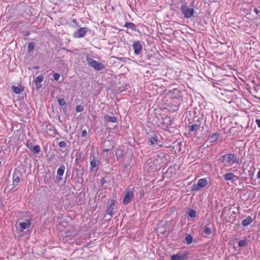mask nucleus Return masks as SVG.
Listing matches in <instances>:
<instances>
[{
	"mask_svg": "<svg viewBox=\"0 0 260 260\" xmlns=\"http://www.w3.org/2000/svg\"><path fill=\"white\" fill-rule=\"evenodd\" d=\"M148 143L150 145L153 147L158 146L159 148L164 147V144L161 141L162 138L159 133L152 132L148 134Z\"/></svg>",
	"mask_w": 260,
	"mask_h": 260,
	"instance_id": "1",
	"label": "nucleus"
},
{
	"mask_svg": "<svg viewBox=\"0 0 260 260\" xmlns=\"http://www.w3.org/2000/svg\"><path fill=\"white\" fill-rule=\"evenodd\" d=\"M220 159L222 162L225 165L239 164L241 161L239 155L235 153L223 155L221 156Z\"/></svg>",
	"mask_w": 260,
	"mask_h": 260,
	"instance_id": "2",
	"label": "nucleus"
},
{
	"mask_svg": "<svg viewBox=\"0 0 260 260\" xmlns=\"http://www.w3.org/2000/svg\"><path fill=\"white\" fill-rule=\"evenodd\" d=\"M180 11L184 18L186 19L191 18L195 13L194 9L192 8H189L186 3L182 4L180 8Z\"/></svg>",
	"mask_w": 260,
	"mask_h": 260,
	"instance_id": "3",
	"label": "nucleus"
},
{
	"mask_svg": "<svg viewBox=\"0 0 260 260\" xmlns=\"http://www.w3.org/2000/svg\"><path fill=\"white\" fill-rule=\"evenodd\" d=\"M86 58L88 64L93 68L95 71H100L105 68L104 64L94 60L89 55H86Z\"/></svg>",
	"mask_w": 260,
	"mask_h": 260,
	"instance_id": "4",
	"label": "nucleus"
},
{
	"mask_svg": "<svg viewBox=\"0 0 260 260\" xmlns=\"http://www.w3.org/2000/svg\"><path fill=\"white\" fill-rule=\"evenodd\" d=\"M185 92V90L180 89L176 88H174L173 90H170L169 91V94L173 99L182 101L183 95Z\"/></svg>",
	"mask_w": 260,
	"mask_h": 260,
	"instance_id": "5",
	"label": "nucleus"
},
{
	"mask_svg": "<svg viewBox=\"0 0 260 260\" xmlns=\"http://www.w3.org/2000/svg\"><path fill=\"white\" fill-rule=\"evenodd\" d=\"M117 201L114 199H109L107 201V206L106 209V214L112 217L116 213V204Z\"/></svg>",
	"mask_w": 260,
	"mask_h": 260,
	"instance_id": "6",
	"label": "nucleus"
},
{
	"mask_svg": "<svg viewBox=\"0 0 260 260\" xmlns=\"http://www.w3.org/2000/svg\"><path fill=\"white\" fill-rule=\"evenodd\" d=\"M21 177V172L19 170L15 169L13 175V187L11 189V190L16 191L18 189V188H15V187L18 185Z\"/></svg>",
	"mask_w": 260,
	"mask_h": 260,
	"instance_id": "7",
	"label": "nucleus"
},
{
	"mask_svg": "<svg viewBox=\"0 0 260 260\" xmlns=\"http://www.w3.org/2000/svg\"><path fill=\"white\" fill-rule=\"evenodd\" d=\"M208 184V181L206 178H202L199 180L197 184H193L191 190L198 191L201 188L205 187Z\"/></svg>",
	"mask_w": 260,
	"mask_h": 260,
	"instance_id": "8",
	"label": "nucleus"
},
{
	"mask_svg": "<svg viewBox=\"0 0 260 260\" xmlns=\"http://www.w3.org/2000/svg\"><path fill=\"white\" fill-rule=\"evenodd\" d=\"M134 198V191L129 189H126V193L124 196L122 203L124 205L128 204Z\"/></svg>",
	"mask_w": 260,
	"mask_h": 260,
	"instance_id": "9",
	"label": "nucleus"
},
{
	"mask_svg": "<svg viewBox=\"0 0 260 260\" xmlns=\"http://www.w3.org/2000/svg\"><path fill=\"white\" fill-rule=\"evenodd\" d=\"M136 55H140L142 54L143 47L140 41H134L132 45Z\"/></svg>",
	"mask_w": 260,
	"mask_h": 260,
	"instance_id": "10",
	"label": "nucleus"
},
{
	"mask_svg": "<svg viewBox=\"0 0 260 260\" xmlns=\"http://www.w3.org/2000/svg\"><path fill=\"white\" fill-rule=\"evenodd\" d=\"M188 259V253L184 252L183 253H178L173 254L171 256V260H187Z\"/></svg>",
	"mask_w": 260,
	"mask_h": 260,
	"instance_id": "11",
	"label": "nucleus"
},
{
	"mask_svg": "<svg viewBox=\"0 0 260 260\" xmlns=\"http://www.w3.org/2000/svg\"><path fill=\"white\" fill-rule=\"evenodd\" d=\"M88 30L87 27H81L76 30L73 34V37L76 38H80L83 37Z\"/></svg>",
	"mask_w": 260,
	"mask_h": 260,
	"instance_id": "12",
	"label": "nucleus"
},
{
	"mask_svg": "<svg viewBox=\"0 0 260 260\" xmlns=\"http://www.w3.org/2000/svg\"><path fill=\"white\" fill-rule=\"evenodd\" d=\"M254 171H255V168L254 167H251L250 170H249L248 172H249V177H246V178H245V182L246 183H249L248 182V180L249 179L250 180V182L251 184H253V185H256L257 184V182H256V179H253V177H254Z\"/></svg>",
	"mask_w": 260,
	"mask_h": 260,
	"instance_id": "13",
	"label": "nucleus"
},
{
	"mask_svg": "<svg viewBox=\"0 0 260 260\" xmlns=\"http://www.w3.org/2000/svg\"><path fill=\"white\" fill-rule=\"evenodd\" d=\"M26 146L29 149L30 151L32 152L35 154L39 153L40 151V147L39 145H35L34 146L33 143L29 141H27L26 143Z\"/></svg>",
	"mask_w": 260,
	"mask_h": 260,
	"instance_id": "14",
	"label": "nucleus"
},
{
	"mask_svg": "<svg viewBox=\"0 0 260 260\" xmlns=\"http://www.w3.org/2000/svg\"><path fill=\"white\" fill-rule=\"evenodd\" d=\"M153 55L151 54H148L147 52H145L140 57L139 61L143 63H147L150 64V60L153 58Z\"/></svg>",
	"mask_w": 260,
	"mask_h": 260,
	"instance_id": "15",
	"label": "nucleus"
},
{
	"mask_svg": "<svg viewBox=\"0 0 260 260\" xmlns=\"http://www.w3.org/2000/svg\"><path fill=\"white\" fill-rule=\"evenodd\" d=\"M44 77L43 75L38 76L35 80V83L36 86V89L39 90L42 88L41 83L43 81Z\"/></svg>",
	"mask_w": 260,
	"mask_h": 260,
	"instance_id": "16",
	"label": "nucleus"
},
{
	"mask_svg": "<svg viewBox=\"0 0 260 260\" xmlns=\"http://www.w3.org/2000/svg\"><path fill=\"white\" fill-rule=\"evenodd\" d=\"M220 137V134L217 132L209 136L207 140L210 143L216 142Z\"/></svg>",
	"mask_w": 260,
	"mask_h": 260,
	"instance_id": "17",
	"label": "nucleus"
},
{
	"mask_svg": "<svg viewBox=\"0 0 260 260\" xmlns=\"http://www.w3.org/2000/svg\"><path fill=\"white\" fill-rule=\"evenodd\" d=\"M31 224V221L29 219H27L26 222H21L19 223L20 231L23 232L24 230L28 229Z\"/></svg>",
	"mask_w": 260,
	"mask_h": 260,
	"instance_id": "18",
	"label": "nucleus"
},
{
	"mask_svg": "<svg viewBox=\"0 0 260 260\" xmlns=\"http://www.w3.org/2000/svg\"><path fill=\"white\" fill-rule=\"evenodd\" d=\"M212 233V230L210 228L208 227L207 225H206L202 232V236L203 237L207 238L208 236L211 235Z\"/></svg>",
	"mask_w": 260,
	"mask_h": 260,
	"instance_id": "19",
	"label": "nucleus"
},
{
	"mask_svg": "<svg viewBox=\"0 0 260 260\" xmlns=\"http://www.w3.org/2000/svg\"><path fill=\"white\" fill-rule=\"evenodd\" d=\"M104 120L105 122L113 123H116L117 121V119L116 116H110L109 115H105L104 116Z\"/></svg>",
	"mask_w": 260,
	"mask_h": 260,
	"instance_id": "20",
	"label": "nucleus"
},
{
	"mask_svg": "<svg viewBox=\"0 0 260 260\" xmlns=\"http://www.w3.org/2000/svg\"><path fill=\"white\" fill-rule=\"evenodd\" d=\"M124 26L135 31H138L136 25L134 23L131 22H126Z\"/></svg>",
	"mask_w": 260,
	"mask_h": 260,
	"instance_id": "21",
	"label": "nucleus"
},
{
	"mask_svg": "<svg viewBox=\"0 0 260 260\" xmlns=\"http://www.w3.org/2000/svg\"><path fill=\"white\" fill-rule=\"evenodd\" d=\"M124 151L121 148H118L115 151V155L117 160H119L120 158H121L124 156Z\"/></svg>",
	"mask_w": 260,
	"mask_h": 260,
	"instance_id": "22",
	"label": "nucleus"
},
{
	"mask_svg": "<svg viewBox=\"0 0 260 260\" xmlns=\"http://www.w3.org/2000/svg\"><path fill=\"white\" fill-rule=\"evenodd\" d=\"M200 126V123H194L191 125L188 126V131L189 132H193L197 131Z\"/></svg>",
	"mask_w": 260,
	"mask_h": 260,
	"instance_id": "23",
	"label": "nucleus"
},
{
	"mask_svg": "<svg viewBox=\"0 0 260 260\" xmlns=\"http://www.w3.org/2000/svg\"><path fill=\"white\" fill-rule=\"evenodd\" d=\"M65 166L64 165H61L57 170V175L62 176L64 172Z\"/></svg>",
	"mask_w": 260,
	"mask_h": 260,
	"instance_id": "24",
	"label": "nucleus"
},
{
	"mask_svg": "<svg viewBox=\"0 0 260 260\" xmlns=\"http://www.w3.org/2000/svg\"><path fill=\"white\" fill-rule=\"evenodd\" d=\"M186 213L188 214L189 217L194 218L196 216L197 212L196 210L193 209H189Z\"/></svg>",
	"mask_w": 260,
	"mask_h": 260,
	"instance_id": "25",
	"label": "nucleus"
},
{
	"mask_svg": "<svg viewBox=\"0 0 260 260\" xmlns=\"http://www.w3.org/2000/svg\"><path fill=\"white\" fill-rule=\"evenodd\" d=\"M35 48V43L34 42H30L28 44L27 46V52L28 54L32 53V51Z\"/></svg>",
	"mask_w": 260,
	"mask_h": 260,
	"instance_id": "26",
	"label": "nucleus"
},
{
	"mask_svg": "<svg viewBox=\"0 0 260 260\" xmlns=\"http://www.w3.org/2000/svg\"><path fill=\"white\" fill-rule=\"evenodd\" d=\"M185 242L187 244H190L193 242L192 236L190 234H187L185 239Z\"/></svg>",
	"mask_w": 260,
	"mask_h": 260,
	"instance_id": "27",
	"label": "nucleus"
},
{
	"mask_svg": "<svg viewBox=\"0 0 260 260\" xmlns=\"http://www.w3.org/2000/svg\"><path fill=\"white\" fill-rule=\"evenodd\" d=\"M234 176H235V175H234V173H226L225 175H224V176H223L224 178L226 180H231L233 179V178Z\"/></svg>",
	"mask_w": 260,
	"mask_h": 260,
	"instance_id": "28",
	"label": "nucleus"
},
{
	"mask_svg": "<svg viewBox=\"0 0 260 260\" xmlns=\"http://www.w3.org/2000/svg\"><path fill=\"white\" fill-rule=\"evenodd\" d=\"M12 89L13 92L17 94H19L23 90V88L21 89L20 87H16L15 86H13Z\"/></svg>",
	"mask_w": 260,
	"mask_h": 260,
	"instance_id": "29",
	"label": "nucleus"
},
{
	"mask_svg": "<svg viewBox=\"0 0 260 260\" xmlns=\"http://www.w3.org/2000/svg\"><path fill=\"white\" fill-rule=\"evenodd\" d=\"M57 101H58L59 105L60 107H63V106L67 105L64 99H63V98L62 99H60V98L57 99Z\"/></svg>",
	"mask_w": 260,
	"mask_h": 260,
	"instance_id": "30",
	"label": "nucleus"
},
{
	"mask_svg": "<svg viewBox=\"0 0 260 260\" xmlns=\"http://www.w3.org/2000/svg\"><path fill=\"white\" fill-rule=\"evenodd\" d=\"M165 119L166 120H168V121L167 122L163 123V124H166V127L169 128V126L172 125L173 123V120L170 118V117H166Z\"/></svg>",
	"mask_w": 260,
	"mask_h": 260,
	"instance_id": "31",
	"label": "nucleus"
},
{
	"mask_svg": "<svg viewBox=\"0 0 260 260\" xmlns=\"http://www.w3.org/2000/svg\"><path fill=\"white\" fill-rule=\"evenodd\" d=\"M165 154L164 153H160L157 155V157L160 159V162L162 163L165 159Z\"/></svg>",
	"mask_w": 260,
	"mask_h": 260,
	"instance_id": "32",
	"label": "nucleus"
},
{
	"mask_svg": "<svg viewBox=\"0 0 260 260\" xmlns=\"http://www.w3.org/2000/svg\"><path fill=\"white\" fill-rule=\"evenodd\" d=\"M252 222V219L250 216H248L245 219V226H246Z\"/></svg>",
	"mask_w": 260,
	"mask_h": 260,
	"instance_id": "33",
	"label": "nucleus"
},
{
	"mask_svg": "<svg viewBox=\"0 0 260 260\" xmlns=\"http://www.w3.org/2000/svg\"><path fill=\"white\" fill-rule=\"evenodd\" d=\"M96 166V162L94 159H92L90 161V170H93V169L95 168Z\"/></svg>",
	"mask_w": 260,
	"mask_h": 260,
	"instance_id": "34",
	"label": "nucleus"
},
{
	"mask_svg": "<svg viewBox=\"0 0 260 260\" xmlns=\"http://www.w3.org/2000/svg\"><path fill=\"white\" fill-rule=\"evenodd\" d=\"M61 107H62L63 113L64 114V115H66L67 114L68 110L70 107L69 104H68V105L67 104L66 106H64Z\"/></svg>",
	"mask_w": 260,
	"mask_h": 260,
	"instance_id": "35",
	"label": "nucleus"
},
{
	"mask_svg": "<svg viewBox=\"0 0 260 260\" xmlns=\"http://www.w3.org/2000/svg\"><path fill=\"white\" fill-rule=\"evenodd\" d=\"M83 110V107L82 105H77L76 107V111L77 112H80Z\"/></svg>",
	"mask_w": 260,
	"mask_h": 260,
	"instance_id": "36",
	"label": "nucleus"
},
{
	"mask_svg": "<svg viewBox=\"0 0 260 260\" xmlns=\"http://www.w3.org/2000/svg\"><path fill=\"white\" fill-rule=\"evenodd\" d=\"M242 150H241V149L240 148H237L236 149V153H237L238 155H239L240 156V158L241 159V161L240 162H241L242 161V159L243 158V157L242 156Z\"/></svg>",
	"mask_w": 260,
	"mask_h": 260,
	"instance_id": "37",
	"label": "nucleus"
},
{
	"mask_svg": "<svg viewBox=\"0 0 260 260\" xmlns=\"http://www.w3.org/2000/svg\"><path fill=\"white\" fill-rule=\"evenodd\" d=\"M58 146L61 148H65L67 147V143L64 141L59 142Z\"/></svg>",
	"mask_w": 260,
	"mask_h": 260,
	"instance_id": "38",
	"label": "nucleus"
},
{
	"mask_svg": "<svg viewBox=\"0 0 260 260\" xmlns=\"http://www.w3.org/2000/svg\"><path fill=\"white\" fill-rule=\"evenodd\" d=\"M256 180H257L256 182H257V184H260V169H259L258 172H257V176H256Z\"/></svg>",
	"mask_w": 260,
	"mask_h": 260,
	"instance_id": "39",
	"label": "nucleus"
},
{
	"mask_svg": "<svg viewBox=\"0 0 260 260\" xmlns=\"http://www.w3.org/2000/svg\"><path fill=\"white\" fill-rule=\"evenodd\" d=\"M60 77V75L58 73H55L53 75V78L55 81H57Z\"/></svg>",
	"mask_w": 260,
	"mask_h": 260,
	"instance_id": "40",
	"label": "nucleus"
},
{
	"mask_svg": "<svg viewBox=\"0 0 260 260\" xmlns=\"http://www.w3.org/2000/svg\"><path fill=\"white\" fill-rule=\"evenodd\" d=\"M238 246L240 247H244V239L241 240L238 242Z\"/></svg>",
	"mask_w": 260,
	"mask_h": 260,
	"instance_id": "41",
	"label": "nucleus"
},
{
	"mask_svg": "<svg viewBox=\"0 0 260 260\" xmlns=\"http://www.w3.org/2000/svg\"><path fill=\"white\" fill-rule=\"evenodd\" d=\"M62 180L61 176L57 175L56 178V182L59 183Z\"/></svg>",
	"mask_w": 260,
	"mask_h": 260,
	"instance_id": "42",
	"label": "nucleus"
},
{
	"mask_svg": "<svg viewBox=\"0 0 260 260\" xmlns=\"http://www.w3.org/2000/svg\"><path fill=\"white\" fill-rule=\"evenodd\" d=\"M87 135V131L86 129L82 130L81 132V137H84Z\"/></svg>",
	"mask_w": 260,
	"mask_h": 260,
	"instance_id": "43",
	"label": "nucleus"
},
{
	"mask_svg": "<svg viewBox=\"0 0 260 260\" xmlns=\"http://www.w3.org/2000/svg\"><path fill=\"white\" fill-rule=\"evenodd\" d=\"M106 182V180H105V178H102L101 180H100V183L101 184V186H103L104 184Z\"/></svg>",
	"mask_w": 260,
	"mask_h": 260,
	"instance_id": "44",
	"label": "nucleus"
},
{
	"mask_svg": "<svg viewBox=\"0 0 260 260\" xmlns=\"http://www.w3.org/2000/svg\"><path fill=\"white\" fill-rule=\"evenodd\" d=\"M30 35V32L28 31H25L23 32V35L25 37H27Z\"/></svg>",
	"mask_w": 260,
	"mask_h": 260,
	"instance_id": "45",
	"label": "nucleus"
},
{
	"mask_svg": "<svg viewBox=\"0 0 260 260\" xmlns=\"http://www.w3.org/2000/svg\"><path fill=\"white\" fill-rule=\"evenodd\" d=\"M130 164L129 163H126L124 164L123 167L124 169H127L129 166Z\"/></svg>",
	"mask_w": 260,
	"mask_h": 260,
	"instance_id": "46",
	"label": "nucleus"
},
{
	"mask_svg": "<svg viewBox=\"0 0 260 260\" xmlns=\"http://www.w3.org/2000/svg\"><path fill=\"white\" fill-rule=\"evenodd\" d=\"M255 122L257 124V125L258 126V127L260 128V119H256L255 120Z\"/></svg>",
	"mask_w": 260,
	"mask_h": 260,
	"instance_id": "47",
	"label": "nucleus"
},
{
	"mask_svg": "<svg viewBox=\"0 0 260 260\" xmlns=\"http://www.w3.org/2000/svg\"><path fill=\"white\" fill-rule=\"evenodd\" d=\"M253 11L256 14H257L259 12V11L257 8H254Z\"/></svg>",
	"mask_w": 260,
	"mask_h": 260,
	"instance_id": "48",
	"label": "nucleus"
},
{
	"mask_svg": "<svg viewBox=\"0 0 260 260\" xmlns=\"http://www.w3.org/2000/svg\"><path fill=\"white\" fill-rule=\"evenodd\" d=\"M109 151H110V149H109V148L103 149V152H108Z\"/></svg>",
	"mask_w": 260,
	"mask_h": 260,
	"instance_id": "49",
	"label": "nucleus"
},
{
	"mask_svg": "<svg viewBox=\"0 0 260 260\" xmlns=\"http://www.w3.org/2000/svg\"><path fill=\"white\" fill-rule=\"evenodd\" d=\"M244 220H241V225H242L243 226H244Z\"/></svg>",
	"mask_w": 260,
	"mask_h": 260,
	"instance_id": "50",
	"label": "nucleus"
},
{
	"mask_svg": "<svg viewBox=\"0 0 260 260\" xmlns=\"http://www.w3.org/2000/svg\"><path fill=\"white\" fill-rule=\"evenodd\" d=\"M69 171H68L67 172V174H66V175H67V177L69 175Z\"/></svg>",
	"mask_w": 260,
	"mask_h": 260,
	"instance_id": "51",
	"label": "nucleus"
}]
</instances>
